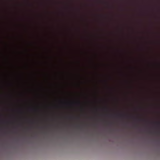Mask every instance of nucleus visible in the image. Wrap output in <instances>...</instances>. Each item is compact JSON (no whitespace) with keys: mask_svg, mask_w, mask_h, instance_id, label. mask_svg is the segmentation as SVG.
I'll list each match as a JSON object with an SVG mask.
<instances>
[{"mask_svg":"<svg viewBox=\"0 0 160 160\" xmlns=\"http://www.w3.org/2000/svg\"><path fill=\"white\" fill-rule=\"evenodd\" d=\"M156 123L159 126H160V122H157V123Z\"/></svg>","mask_w":160,"mask_h":160,"instance_id":"nucleus-1","label":"nucleus"}]
</instances>
